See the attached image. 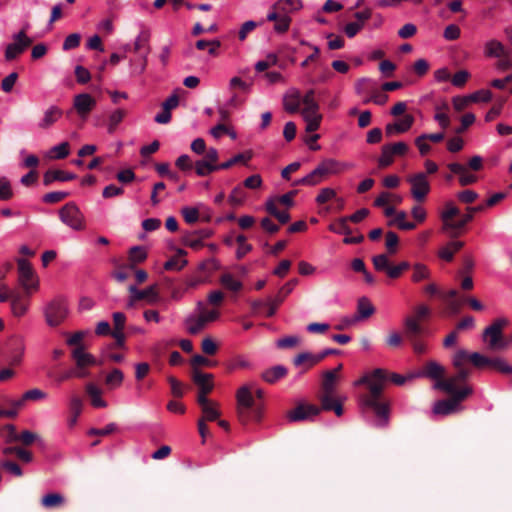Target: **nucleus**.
<instances>
[{
    "label": "nucleus",
    "instance_id": "59",
    "mask_svg": "<svg viewBox=\"0 0 512 512\" xmlns=\"http://www.w3.org/2000/svg\"><path fill=\"white\" fill-rule=\"evenodd\" d=\"M13 197L10 181L6 177H0V200L7 201Z\"/></svg>",
    "mask_w": 512,
    "mask_h": 512
},
{
    "label": "nucleus",
    "instance_id": "49",
    "mask_svg": "<svg viewBox=\"0 0 512 512\" xmlns=\"http://www.w3.org/2000/svg\"><path fill=\"white\" fill-rule=\"evenodd\" d=\"M406 213L404 211H400L396 214L394 220H390L388 222L389 226L397 225V227L401 230H413L416 228V224L413 222L406 221Z\"/></svg>",
    "mask_w": 512,
    "mask_h": 512
},
{
    "label": "nucleus",
    "instance_id": "54",
    "mask_svg": "<svg viewBox=\"0 0 512 512\" xmlns=\"http://www.w3.org/2000/svg\"><path fill=\"white\" fill-rule=\"evenodd\" d=\"M46 397V393L43 392L42 390L40 389H31V390H28L26 391L22 398L15 401V405H17L18 407H22L25 403V401L27 400H40V399H44Z\"/></svg>",
    "mask_w": 512,
    "mask_h": 512
},
{
    "label": "nucleus",
    "instance_id": "52",
    "mask_svg": "<svg viewBox=\"0 0 512 512\" xmlns=\"http://www.w3.org/2000/svg\"><path fill=\"white\" fill-rule=\"evenodd\" d=\"M83 402L82 399L78 396H73L70 400V411L72 413V417L69 420V425L73 426L77 422V418L82 412Z\"/></svg>",
    "mask_w": 512,
    "mask_h": 512
},
{
    "label": "nucleus",
    "instance_id": "51",
    "mask_svg": "<svg viewBox=\"0 0 512 512\" xmlns=\"http://www.w3.org/2000/svg\"><path fill=\"white\" fill-rule=\"evenodd\" d=\"M219 170L218 166H212L210 163L205 161L203 158L195 162L196 174L200 177L207 176L215 171Z\"/></svg>",
    "mask_w": 512,
    "mask_h": 512
},
{
    "label": "nucleus",
    "instance_id": "33",
    "mask_svg": "<svg viewBox=\"0 0 512 512\" xmlns=\"http://www.w3.org/2000/svg\"><path fill=\"white\" fill-rule=\"evenodd\" d=\"M287 373L288 370L285 366L276 365L263 371L261 373V378L269 384H274L278 380L284 378L287 375Z\"/></svg>",
    "mask_w": 512,
    "mask_h": 512
},
{
    "label": "nucleus",
    "instance_id": "37",
    "mask_svg": "<svg viewBox=\"0 0 512 512\" xmlns=\"http://www.w3.org/2000/svg\"><path fill=\"white\" fill-rule=\"evenodd\" d=\"M485 209V205H478V206H472L467 207L466 211L467 213L464 214L459 220H457V223L455 224L458 232V236L461 234V231L465 228V226L473 220L474 214L478 212H482Z\"/></svg>",
    "mask_w": 512,
    "mask_h": 512
},
{
    "label": "nucleus",
    "instance_id": "28",
    "mask_svg": "<svg viewBox=\"0 0 512 512\" xmlns=\"http://www.w3.org/2000/svg\"><path fill=\"white\" fill-rule=\"evenodd\" d=\"M29 295L21 293L20 291L13 292L11 299V310L14 316L21 317L28 310V301Z\"/></svg>",
    "mask_w": 512,
    "mask_h": 512
},
{
    "label": "nucleus",
    "instance_id": "15",
    "mask_svg": "<svg viewBox=\"0 0 512 512\" xmlns=\"http://www.w3.org/2000/svg\"><path fill=\"white\" fill-rule=\"evenodd\" d=\"M321 413L320 406L308 403H299L293 410L289 411L287 417L291 422L312 420Z\"/></svg>",
    "mask_w": 512,
    "mask_h": 512
},
{
    "label": "nucleus",
    "instance_id": "1",
    "mask_svg": "<svg viewBox=\"0 0 512 512\" xmlns=\"http://www.w3.org/2000/svg\"><path fill=\"white\" fill-rule=\"evenodd\" d=\"M387 380L396 385H403L406 378L397 373L389 375L386 370L377 368L370 375H365L356 382L357 385H367L368 392L361 396V405L375 413L379 418L380 426H385L389 417V405L383 395L384 385Z\"/></svg>",
    "mask_w": 512,
    "mask_h": 512
},
{
    "label": "nucleus",
    "instance_id": "50",
    "mask_svg": "<svg viewBox=\"0 0 512 512\" xmlns=\"http://www.w3.org/2000/svg\"><path fill=\"white\" fill-rule=\"evenodd\" d=\"M221 285L231 291L237 292L242 289V283L236 280L232 274L225 273L220 277Z\"/></svg>",
    "mask_w": 512,
    "mask_h": 512
},
{
    "label": "nucleus",
    "instance_id": "27",
    "mask_svg": "<svg viewBox=\"0 0 512 512\" xmlns=\"http://www.w3.org/2000/svg\"><path fill=\"white\" fill-rule=\"evenodd\" d=\"M449 170L459 175V183L461 186H468L477 182L478 178L476 175L470 173L466 166L460 163H450L448 164Z\"/></svg>",
    "mask_w": 512,
    "mask_h": 512
},
{
    "label": "nucleus",
    "instance_id": "4",
    "mask_svg": "<svg viewBox=\"0 0 512 512\" xmlns=\"http://www.w3.org/2000/svg\"><path fill=\"white\" fill-rule=\"evenodd\" d=\"M446 393L450 395V397L435 402L433 406L434 414L446 416L457 412L461 407V403L472 395L473 388L469 385H464L460 388L459 392Z\"/></svg>",
    "mask_w": 512,
    "mask_h": 512
},
{
    "label": "nucleus",
    "instance_id": "40",
    "mask_svg": "<svg viewBox=\"0 0 512 512\" xmlns=\"http://www.w3.org/2000/svg\"><path fill=\"white\" fill-rule=\"evenodd\" d=\"M318 357H319V353L312 354L309 352H303V353L298 354L294 358L293 363L295 366H301L303 364H307V369H309V368L313 367L314 365L321 362V359Z\"/></svg>",
    "mask_w": 512,
    "mask_h": 512
},
{
    "label": "nucleus",
    "instance_id": "12",
    "mask_svg": "<svg viewBox=\"0 0 512 512\" xmlns=\"http://www.w3.org/2000/svg\"><path fill=\"white\" fill-rule=\"evenodd\" d=\"M407 182L411 185V195L417 202L425 201L430 192V183L423 172H419L407 177Z\"/></svg>",
    "mask_w": 512,
    "mask_h": 512
},
{
    "label": "nucleus",
    "instance_id": "61",
    "mask_svg": "<svg viewBox=\"0 0 512 512\" xmlns=\"http://www.w3.org/2000/svg\"><path fill=\"white\" fill-rule=\"evenodd\" d=\"M385 245L389 254L393 255L397 251L399 237L395 232L389 231L386 233Z\"/></svg>",
    "mask_w": 512,
    "mask_h": 512
},
{
    "label": "nucleus",
    "instance_id": "8",
    "mask_svg": "<svg viewBox=\"0 0 512 512\" xmlns=\"http://www.w3.org/2000/svg\"><path fill=\"white\" fill-rule=\"evenodd\" d=\"M68 314V308L63 298H55L51 300L45 307L44 315L46 322L51 327L60 325Z\"/></svg>",
    "mask_w": 512,
    "mask_h": 512
},
{
    "label": "nucleus",
    "instance_id": "24",
    "mask_svg": "<svg viewBox=\"0 0 512 512\" xmlns=\"http://www.w3.org/2000/svg\"><path fill=\"white\" fill-rule=\"evenodd\" d=\"M6 430H7V436H6L7 442L20 441L24 445H31L38 438L37 434H35L31 431H28V430H25L21 434H18L16 432V428L11 424L6 426Z\"/></svg>",
    "mask_w": 512,
    "mask_h": 512
},
{
    "label": "nucleus",
    "instance_id": "19",
    "mask_svg": "<svg viewBox=\"0 0 512 512\" xmlns=\"http://www.w3.org/2000/svg\"><path fill=\"white\" fill-rule=\"evenodd\" d=\"M459 214L460 210L453 202H447L445 204V209L441 213V220L443 222L442 229L449 233L452 238L458 237L457 228L455 226L457 221H454L453 218Z\"/></svg>",
    "mask_w": 512,
    "mask_h": 512
},
{
    "label": "nucleus",
    "instance_id": "13",
    "mask_svg": "<svg viewBox=\"0 0 512 512\" xmlns=\"http://www.w3.org/2000/svg\"><path fill=\"white\" fill-rule=\"evenodd\" d=\"M409 150L408 145L405 142H397L393 144H386L381 149V155L378 159V165L380 168H386L390 166L395 156H404Z\"/></svg>",
    "mask_w": 512,
    "mask_h": 512
},
{
    "label": "nucleus",
    "instance_id": "36",
    "mask_svg": "<svg viewBox=\"0 0 512 512\" xmlns=\"http://www.w3.org/2000/svg\"><path fill=\"white\" fill-rule=\"evenodd\" d=\"M86 393L90 397L91 405L95 408L107 407V402L101 398L102 391L93 383L86 385Z\"/></svg>",
    "mask_w": 512,
    "mask_h": 512
},
{
    "label": "nucleus",
    "instance_id": "47",
    "mask_svg": "<svg viewBox=\"0 0 512 512\" xmlns=\"http://www.w3.org/2000/svg\"><path fill=\"white\" fill-rule=\"evenodd\" d=\"M125 116L126 111L124 109H117L110 114L107 125V131L109 134H112L116 131L118 125L123 121Z\"/></svg>",
    "mask_w": 512,
    "mask_h": 512
},
{
    "label": "nucleus",
    "instance_id": "56",
    "mask_svg": "<svg viewBox=\"0 0 512 512\" xmlns=\"http://www.w3.org/2000/svg\"><path fill=\"white\" fill-rule=\"evenodd\" d=\"M124 379V374L120 369L114 368L105 379V382L111 388L119 387Z\"/></svg>",
    "mask_w": 512,
    "mask_h": 512
},
{
    "label": "nucleus",
    "instance_id": "21",
    "mask_svg": "<svg viewBox=\"0 0 512 512\" xmlns=\"http://www.w3.org/2000/svg\"><path fill=\"white\" fill-rule=\"evenodd\" d=\"M430 309L428 306L424 304H420L414 308L413 314L407 316L404 319V331H408L409 323H414L420 331H429L426 326L422 324V321L427 319L430 316Z\"/></svg>",
    "mask_w": 512,
    "mask_h": 512
},
{
    "label": "nucleus",
    "instance_id": "48",
    "mask_svg": "<svg viewBox=\"0 0 512 512\" xmlns=\"http://www.w3.org/2000/svg\"><path fill=\"white\" fill-rule=\"evenodd\" d=\"M315 92L314 90H309L306 92L304 97L301 99V103L304 105V109L302 113H314L318 112L319 105L314 99Z\"/></svg>",
    "mask_w": 512,
    "mask_h": 512
},
{
    "label": "nucleus",
    "instance_id": "18",
    "mask_svg": "<svg viewBox=\"0 0 512 512\" xmlns=\"http://www.w3.org/2000/svg\"><path fill=\"white\" fill-rule=\"evenodd\" d=\"M301 7L302 3L300 0H278L272 5L271 11L267 14V20H277L279 15H289Z\"/></svg>",
    "mask_w": 512,
    "mask_h": 512
},
{
    "label": "nucleus",
    "instance_id": "45",
    "mask_svg": "<svg viewBox=\"0 0 512 512\" xmlns=\"http://www.w3.org/2000/svg\"><path fill=\"white\" fill-rule=\"evenodd\" d=\"M147 258V252L142 246H134L129 251L130 269H134L137 263L143 262Z\"/></svg>",
    "mask_w": 512,
    "mask_h": 512
},
{
    "label": "nucleus",
    "instance_id": "43",
    "mask_svg": "<svg viewBox=\"0 0 512 512\" xmlns=\"http://www.w3.org/2000/svg\"><path fill=\"white\" fill-rule=\"evenodd\" d=\"M412 268H413V273H412V276H411V280L414 283H419V282H421L423 280H427L431 276V272H430L429 268L425 264L415 263L412 266Z\"/></svg>",
    "mask_w": 512,
    "mask_h": 512
},
{
    "label": "nucleus",
    "instance_id": "62",
    "mask_svg": "<svg viewBox=\"0 0 512 512\" xmlns=\"http://www.w3.org/2000/svg\"><path fill=\"white\" fill-rule=\"evenodd\" d=\"M69 195V192L64 191L49 192L43 196V201L48 204H55L66 199Z\"/></svg>",
    "mask_w": 512,
    "mask_h": 512
},
{
    "label": "nucleus",
    "instance_id": "44",
    "mask_svg": "<svg viewBox=\"0 0 512 512\" xmlns=\"http://www.w3.org/2000/svg\"><path fill=\"white\" fill-rule=\"evenodd\" d=\"M306 122V132L312 133L319 129L322 120V115L318 112L302 113Z\"/></svg>",
    "mask_w": 512,
    "mask_h": 512
},
{
    "label": "nucleus",
    "instance_id": "32",
    "mask_svg": "<svg viewBox=\"0 0 512 512\" xmlns=\"http://www.w3.org/2000/svg\"><path fill=\"white\" fill-rule=\"evenodd\" d=\"M129 292L134 294V299L144 300L147 299L150 303L158 300L157 285H150L144 290H138L134 285L129 287Z\"/></svg>",
    "mask_w": 512,
    "mask_h": 512
},
{
    "label": "nucleus",
    "instance_id": "58",
    "mask_svg": "<svg viewBox=\"0 0 512 512\" xmlns=\"http://www.w3.org/2000/svg\"><path fill=\"white\" fill-rule=\"evenodd\" d=\"M297 283V279H292L280 288L278 294L274 298L277 301V304H281L284 301L286 296L291 293Z\"/></svg>",
    "mask_w": 512,
    "mask_h": 512
},
{
    "label": "nucleus",
    "instance_id": "3",
    "mask_svg": "<svg viewBox=\"0 0 512 512\" xmlns=\"http://www.w3.org/2000/svg\"><path fill=\"white\" fill-rule=\"evenodd\" d=\"M238 418L246 424L250 420H260L262 406L256 402L249 386H242L237 391Z\"/></svg>",
    "mask_w": 512,
    "mask_h": 512
},
{
    "label": "nucleus",
    "instance_id": "22",
    "mask_svg": "<svg viewBox=\"0 0 512 512\" xmlns=\"http://www.w3.org/2000/svg\"><path fill=\"white\" fill-rule=\"evenodd\" d=\"M192 380L199 388V392H203V394L211 393L214 388L213 375L204 373L198 368L192 370Z\"/></svg>",
    "mask_w": 512,
    "mask_h": 512
},
{
    "label": "nucleus",
    "instance_id": "20",
    "mask_svg": "<svg viewBox=\"0 0 512 512\" xmlns=\"http://www.w3.org/2000/svg\"><path fill=\"white\" fill-rule=\"evenodd\" d=\"M96 107V100L88 93H80L73 98V109L82 120H86Z\"/></svg>",
    "mask_w": 512,
    "mask_h": 512
},
{
    "label": "nucleus",
    "instance_id": "63",
    "mask_svg": "<svg viewBox=\"0 0 512 512\" xmlns=\"http://www.w3.org/2000/svg\"><path fill=\"white\" fill-rule=\"evenodd\" d=\"M149 37H150V34L148 31H142L138 35V37L136 38L135 43H134V51L136 53L142 54L141 51L144 48H146V49L149 48V46H148Z\"/></svg>",
    "mask_w": 512,
    "mask_h": 512
},
{
    "label": "nucleus",
    "instance_id": "5",
    "mask_svg": "<svg viewBox=\"0 0 512 512\" xmlns=\"http://www.w3.org/2000/svg\"><path fill=\"white\" fill-rule=\"evenodd\" d=\"M509 323L507 318L501 317L495 319L491 325L483 331V340L488 343L491 350H503L508 346V341L504 338L503 329Z\"/></svg>",
    "mask_w": 512,
    "mask_h": 512
},
{
    "label": "nucleus",
    "instance_id": "7",
    "mask_svg": "<svg viewBox=\"0 0 512 512\" xmlns=\"http://www.w3.org/2000/svg\"><path fill=\"white\" fill-rule=\"evenodd\" d=\"M75 367L72 368L76 373V378H86L90 376L89 368L98 365L96 358L85 351L83 346L75 347L71 352Z\"/></svg>",
    "mask_w": 512,
    "mask_h": 512
},
{
    "label": "nucleus",
    "instance_id": "25",
    "mask_svg": "<svg viewBox=\"0 0 512 512\" xmlns=\"http://www.w3.org/2000/svg\"><path fill=\"white\" fill-rule=\"evenodd\" d=\"M9 349H10V355H9V363L12 366L19 365L22 360V355L24 353V341L19 336H13L9 340Z\"/></svg>",
    "mask_w": 512,
    "mask_h": 512
},
{
    "label": "nucleus",
    "instance_id": "42",
    "mask_svg": "<svg viewBox=\"0 0 512 512\" xmlns=\"http://www.w3.org/2000/svg\"><path fill=\"white\" fill-rule=\"evenodd\" d=\"M64 503L65 498L60 493H49L41 499V505L47 509L58 508Z\"/></svg>",
    "mask_w": 512,
    "mask_h": 512
},
{
    "label": "nucleus",
    "instance_id": "2",
    "mask_svg": "<svg viewBox=\"0 0 512 512\" xmlns=\"http://www.w3.org/2000/svg\"><path fill=\"white\" fill-rule=\"evenodd\" d=\"M467 362H471V353L464 349L458 350L452 361L455 373L445 380L435 382L434 388L443 392H459L472 372Z\"/></svg>",
    "mask_w": 512,
    "mask_h": 512
},
{
    "label": "nucleus",
    "instance_id": "30",
    "mask_svg": "<svg viewBox=\"0 0 512 512\" xmlns=\"http://www.w3.org/2000/svg\"><path fill=\"white\" fill-rule=\"evenodd\" d=\"M445 373L446 370L442 365H440L436 361H428L425 364L421 375L432 380H435L437 382L446 379Z\"/></svg>",
    "mask_w": 512,
    "mask_h": 512
},
{
    "label": "nucleus",
    "instance_id": "9",
    "mask_svg": "<svg viewBox=\"0 0 512 512\" xmlns=\"http://www.w3.org/2000/svg\"><path fill=\"white\" fill-rule=\"evenodd\" d=\"M61 221L74 230L80 231L85 228L84 216L74 202L65 204L59 210Z\"/></svg>",
    "mask_w": 512,
    "mask_h": 512
},
{
    "label": "nucleus",
    "instance_id": "31",
    "mask_svg": "<svg viewBox=\"0 0 512 512\" xmlns=\"http://www.w3.org/2000/svg\"><path fill=\"white\" fill-rule=\"evenodd\" d=\"M63 115V111L58 106H50L38 123L40 129L46 130L54 125Z\"/></svg>",
    "mask_w": 512,
    "mask_h": 512
},
{
    "label": "nucleus",
    "instance_id": "26",
    "mask_svg": "<svg viewBox=\"0 0 512 512\" xmlns=\"http://www.w3.org/2000/svg\"><path fill=\"white\" fill-rule=\"evenodd\" d=\"M484 55L488 58H507L510 56L508 49L496 39H491L485 43Z\"/></svg>",
    "mask_w": 512,
    "mask_h": 512
},
{
    "label": "nucleus",
    "instance_id": "10",
    "mask_svg": "<svg viewBox=\"0 0 512 512\" xmlns=\"http://www.w3.org/2000/svg\"><path fill=\"white\" fill-rule=\"evenodd\" d=\"M471 364L476 368L490 367L503 374H511L512 366L500 357L489 358L478 352L471 353Z\"/></svg>",
    "mask_w": 512,
    "mask_h": 512
},
{
    "label": "nucleus",
    "instance_id": "39",
    "mask_svg": "<svg viewBox=\"0 0 512 512\" xmlns=\"http://www.w3.org/2000/svg\"><path fill=\"white\" fill-rule=\"evenodd\" d=\"M324 176L341 173L345 165L334 159H326L318 165Z\"/></svg>",
    "mask_w": 512,
    "mask_h": 512
},
{
    "label": "nucleus",
    "instance_id": "23",
    "mask_svg": "<svg viewBox=\"0 0 512 512\" xmlns=\"http://www.w3.org/2000/svg\"><path fill=\"white\" fill-rule=\"evenodd\" d=\"M414 116L406 114L402 119L397 120L393 123H389L385 127V134L391 137L396 134H402L407 132L414 124Z\"/></svg>",
    "mask_w": 512,
    "mask_h": 512
},
{
    "label": "nucleus",
    "instance_id": "14",
    "mask_svg": "<svg viewBox=\"0 0 512 512\" xmlns=\"http://www.w3.org/2000/svg\"><path fill=\"white\" fill-rule=\"evenodd\" d=\"M13 43L6 46L5 59L12 61L22 54L31 44L32 40L26 35L24 30L13 36Z\"/></svg>",
    "mask_w": 512,
    "mask_h": 512
},
{
    "label": "nucleus",
    "instance_id": "57",
    "mask_svg": "<svg viewBox=\"0 0 512 512\" xmlns=\"http://www.w3.org/2000/svg\"><path fill=\"white\" fill-rule=\"evenodd\" d=\"M283 104L286 111L295 113L299 110L301 98L298 94L289 95L284 98Z\"/></svg>",
    "mask_w": 512,
    "mask_h": 512
},
{
    "label": "nucleus",
    "instance_id": "34",
    "mask_svg": "<svg viewBox=\"0 0 512 512\" xmlns=\"http://www.w3.org/2000/svg\"><path fill=\"white\" fill-rule=\"evenodd\" d=\"M464 246L462 241H450L446 246L442 247L438 251L439 258L451 262L454 258V254L461 250Z\"/></svg>",
    "mask_w": 512,
    "mask_h": 512
},
{
    "label": "nucleus",
    "instance_id": "55",
    "mask_svg": "<svg viewBox=\"0 0 512 512\" xmlns=\"http://www.w3.org/2000/svg\"><path fill=\"white\" fill-rule=\"evenodd\" d=\"M329 230L337 234H344L345 236L352 233L351 228L348 226V218L346 217H341L336 223L331 224Z\"/></svg>",
    "mask_w": 512,
    "mask_h": 512
},
{
    "label": "nucleus",
    "instance_id": "35",
    "mask_svg": "<svg viewBox=\"0 0 512 512\" xmlns=\"http://www.w3.org/2000/svg\"><path fill=\"white\" fill-rule=\"evenodd\" d=\"M252 157L253 153L251 150H247L243 153L236 154L228 161L219 164V170L229 169L236 164L247 165V163L252 159Z\"/></svg>",
    "mask_w": 512,
    "mask_h": 512
},
{
    "label": "nucleus",
    "instance_id": "6",
    "mask_svg": "<svg viewBox=\"0 0 512 512\" xmlns=\"http://www.w3.org/2000/svg\"><path fill=\"white\" fill-rule=\"evenodd\" d=\"M372 263L376 271L385 273L390 279L400 278L405 271L411 268L408 261H401L393 265L388 254L385 253L373 256Z\"/></svg>",
    "mask_w": 512,
    "mask_h": 512
},
{
    "label": "nucleus",
    "instance_id": "46",
    "mask_svg": "<svg viewBox=\"0 0 512 512\" xmlns=\"http://www.w3.org/2000/svg\"><path fill=\"white\" fill-rule=\"evenodd\" d=\"M320 408L321 411H334L338 417L342 416L344 413L342 403L336 397L329 400L325 398L324 401L320 403Z\"/></svg>",
    "mask_w": 512,
    "mask_h": 512
},
{
    "label": "nucleus",
    "instance_id": "53",
    "mask_svg": "<svg viewBox=\"0 0 512 512\" xmlns=\"http://www.w3.org/2000/svg\"><path fill=\"white\" fill-rule=\"evenodd\" d=\"M447 110H449V106L447 103H444L442 106L437 107V112L434 116V119L439 123L442 129H447L450 126V118L445 112Z\"/></svg>",
    "mask_w": 512,
    "mask_h": 512
},
{
    "label": "nucleus",
    "instance_id": "29",
    "mask_svg": "<svg viewBox=\"0 0 512 512\" xmlns=\"http://www.w3.org/2000/svg\"><path fill=\"white\" fill-rule=\"evenodd\" d=\"M76 174L67 172L60 169H50L45 172L43 176V183L45 186L51 185L54 181H71L76 179Z\"/></svg>",
    "mask_w": 512,
    "mask_h": 512
},
{
    "label": "nucleus",
    "instance_id": "38",
    "mask_svg": "<svg viewBox=\"0 0 512 512\" xmlns=\"http://www.w3.org/2000/svg\"><path fill=\"white\" fill-rule=\"evenodd\" d=\"M375 312L374 306L366 298L362 297L357 303V315L355 320L367 319Z\"/></svg>",
    "mask_w": 512,
    "mask_h": 512
},
{
    "label": "nucleus",
    "instance_id": "41",
    "mask_svg": "<svg viewBox=\"0 0 512 512\" xmlns=\"http://www.w3.org/2000/svg\"><path fill=\"white\" fill-rule=\"evenodd\" d=\"M185 255H186L185 250L178 249L176 255L165 262L164 269L165 270H177V271L183 269L187 265V260L180 259V257H183Z\"/></svg>",
    "mask_w": 512,
    "mask_h": 512
},
{
    "label": "nucleus",
    "instance_id": "64",
    "mask_svg": "<svg viewBox=\"0 0 512 512\" xmlns=\"http://www.w3.org/2000/svg\"><path fill=\"white\" fill-rule=\"evenodd\" d=\"M187 324H188V332L190 334H198L200 331L203 330V328L205 327V320L204 319H201V317H197V318H190L187 320Z\"/></svg>",
    "mask_w": 512,
    "mask_h": 512
},
{
    "label": "nucleus",
    "instance_id": "60",
    "mask_svg": "<svg viewBox=\"0 0 512 512\" xmlns=\"http://www.w3.org/2000/svg\"><path fill=\"white\" fill-rule=\"evenodd\" d=\"M273 22L275 23L274 30L277 33H285L289 30L291 17L289 15H279V18Z\"/></svg>",
    "mask_w": 512,
    "mask_h": 512
},
{
    "label": "nucleus",
    "instance_id": "11",
    "mask_svg": "<svg viewBox=\"0 0 512 512\" xmlns=\"http://www.w3.org/2000/svg\"><path fill=\"white\" fill-rule=\"evenodd\" d=\"M18 265V281L19 284L23 287L27 296L30 295L31 290H37L39 286V282L37 277L35 276L34 270L31 264L23 258L17 260Z\"/></svg>",
    "mask_w": 512,
    "mask_h": 512
},
{
    "label": "nucleus",
    "instance_id": "16",
    "mask_svg": "<svg viewBox=\"0 0 512 512\" xmlns=\"http://www.w3.org/2000/svg\"><path fill=\"white\" fill-rule=\"evenodd\" d=\"M429 334V331H420L414 324L409 323L408 331H404L405 338L410 342L416 354H424L427 351V345L424 337Z\"/></svg>",
    "mask_w": 512,
    "mask_h": 512
},
{
    "label": "nucleus",
    "instance_id": "17",
    "mask_svg": "<svg viewBox=\"0 0 512 512\" xmlns=\"http://www.w3.org/2000/svg\"><path fill=\"white\" fill-rule=\"evenodd\" d=\"M340 381V375H336L334 372L324 371L321 379V391L318 396L319 402H323L336 397V388Z\"/></svg>",
    "mask_w": 512,
    "mask_h": 512
}]
</instances>
